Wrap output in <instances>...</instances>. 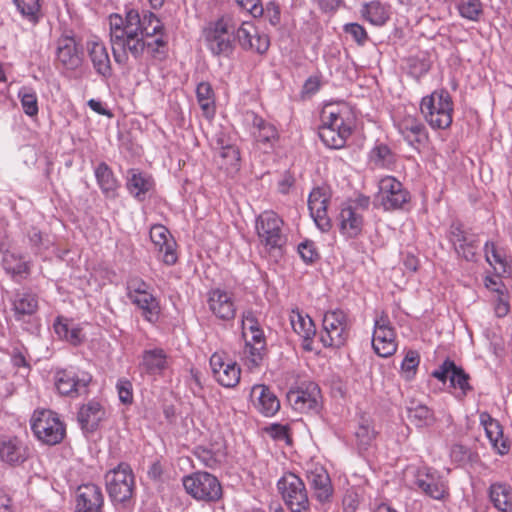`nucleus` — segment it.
<instances>
[{"mask_svg":"<svg viewBox=\"0 0 512 512\" xmlns=\"http://www.w3.org/2000/svg\"><path fill=\"white\" fill-rule=\"evenodd\" d=\"M110 42L115 61L125 65L130 54L140 59L145 52L156 57L166 47L164 26L152 12L130 9L125 16H109Z\"/></svg>","mask_w":512,"mask_h":512,"instance_id":"nucleus-1","label":"nucleus"},{"mask_svg":"<svg viewBox=\"0 0 512 512\" xmlns=\"http://www.w3.org/2000/svg\"><path fill=\"white\" fill-rule=\"evenodd\" d=\"M320 119L318 135L323 144L331 149L343 148L355 127L351 108L346 104H326Z\"/></svg>","mask_w":512,"mask_h":512,"instance_id":"nucleus-2","label":"nucleus"},{"mask_svg":"<svg viewBox=\"0 0 512 512\" xmlns=\"http://www.w3.org/2000/svg\"><path fill=\"white\" fill-rule=\"evenodd\" d=\"M421 115L433 130L448 129L453 122L454 102L446 89L434 90L419 105Z\"/></svg>","mask_w":512,"mask_h":512,"instance_id":"nucleus-3","label":"nucleus"},{"mask_svg":"<svg viewBox=\"0 0 512 512\" xmlns=\"http://www.w3.org/2000/svg\"><path fill=\"white\" fill-rule=\"evenodd\" d=\"M236 14L226 13L208 23L203 36L208 50L215 56H229L234 50Z\"/></svg>","mask_w":512,"mask_h":512,"instance_id":"nucleus-4","label":"nucleus"},{"mask_svg":"<svg viewBox=\"0 0 512 512\" xmlns=\"http://www.w3.org/2000/svg\"><path fill=\"white\" fill-rule=\"evenodd\" d=\"M352 325L351 318L344 310H329L323 316L320 341L325 347L340 348L349 340Z\"/></svg>","mask_w":512,"mask_h":512,"instance_id":"nucleus-5","label":"nucleus"},{"mask_svg":"<svg viewBox=\"0 0 512 512\" xmlns=\"http://www.w3.org/2000/svg\"><path fill=\"white\" fill-rule=\"evenodd\" d=\"M126 288L128 299L141 311L142 317L150 323H156L160 317L161 307L150 285L136 276L129 278Z\"/></svg>","mask_w":512,"mask_h":512,"instance_id":"nucleus-6","label":"nucleus"},{"mask_svg":"<svg viewBox=\"0 0 512 512\" xmlns=\"http://www.w3.org/2000/svg\"><path fill=\"white\" fill-rule=\"evenodd\" d=\"M31 430L35 437L44 444L56 445L66 435L65 424L59 416L48 409H37L30 419Z\"/></svg>","mask_w":512,"mask_h":512,"instance_id":"nucleus-7","label":"nucleus"},{"mask_svg":"<svg viewBox=\"0 0 512 512\" xmlns=\"http://www.w3.org/2000/svg\"><path fill=\"white\" fill-rule=\"evenodd\" d=\"M182 483L187 494L197 501L215 503L223 496L222 485L217 477L205 471L184 476Z\"/></svg>","mask_w":512,"mask_h":512,"instance_id":"nucleus-8","label":"nucleus"},{"mask_svg":"<svg viewBox=\"0 0 512 512\" xmlns=\"http://www.w3.org/2000/svg\"><path fill=\"white\" fill-rule=\"evenodd\" d=\"M277 488L291 512H307L310 502L306 486L294 473H285L277 482Z\"/></svg>","mask_w":512,"mask_h":512,"instance_id":"nucleus-9","label":"nucleus"},{"mask_svg":"<svg viewBox=\"0 0 512 512\" xmlns=\"http://www.w3.org/2000/svg\"><path fill=\"white\" fill-rule=\"evenodd\" d=\"M106 488L113 502L124 503L130 500L134 493L135 478L131 467L120 463L105 475Z\"/></svg>","mask_w":512,"mask_h":512,"instance_id":"nucleus-10","label":"nucleus"},{"mask_svg":"<svg viewBox=\"0 0 512 512\" xmlns=\"http://www.w3.org/2000/svg\"><path fill=\"white\" fill-rule=\"evenodd\" d=\"M376 201L385 211L403 209L410 202L411 196L403 184L393 176H386L379 181Z\"/></svg>","mask_w":512,"mask_h":512,"instance_id":"nucleus-11","label":"nucleus"},{"mask_svg":"<svg viewBox=\"0 0 512 512\" xmlns=\"http://www.w3.org/2000/svg\"><path fill=\"white\" fill-rule=\"evenodd\" d=\"M372 347L374 352L383 358L390 357L397 351L396 331L384 311L375 318Z\"/></svg>","mask_w":512,"mask_h":512,"instance_id":"nucleus-12","label":"nucleus"},{"mask_svg":"<svg viewBox=\"0 0 512 512\" xmlns=\"http://www.w3.org/2000/svg\"><path fill=\"white\" fill-rule=\"evenodd\" d=\"M432 376L441 382L449 379L450 387L454 389L453 394L459 400L464 399L472 391L469 383L470 376L450 359H446L438 369L434 370Z\"/></svg>","mask_w":512,"mask_h":512,"instance_id":"nucleus-13","label":"nucleus"},{"mask_svg":"<svg viewBox=\"0 0 512 512\" xmlns=\"http://www.w3.org/2000/svg\"><path fill=\"white\" fill-rule=\"evenodd\" d=\"M287 399L294 410L300 413L318 412L321 407V391L314 382L301 383L291 389Z\"/></svg>","mask_w":512,"mask_h":512,"instance_id":"nucleus-14","label":"nucleus"},{"mask_svg":"<svg viewBox=\"0 0 512 512\" xmlns=\"http://www.w3.org/2000/svg\"><path fill=\"white\" fill-rule=\"evenodd\" d=\"M235 41L242 49L264 54L269 46L268 35L260 34L252 21H243L236 15Z\"/></svg>","mask_w":512,"mask_h":512,"instance_id":"nucleus-15","label":"nucleus"},{"mask_svg":"<svg viewBox=\"0 0 512 512\" xmlns=\"http://www.w3.org/2000/svg\"><path fill=\"white\" fill-rule=\"evenodd\" d=\"M210 367L215 380L223 387L233 388L241 378V369L224 352H215L210 357Z\"/></svg>","mask_w":512,"mask_h":512,"instance_id":"nucleus-16","label":"nucleus"},{"mask_svg":"<svg viewBox=\"0 0 512 512\" xmlns=\"http://www.w3.org/2000/svg\"><path fill=\"white\" fill-rule=\"evenodd\" d=\"M395 125L403 139L418 149L429 140V133L424 123L414 114H404L395 119Z\"/></svg>","mask_w":512,"mask_h":512,"instance_id":"nucleus-17","label":"nucleus"},{"mask_svg":"<svg viewBox=\"0 0 512 512\" xmlns=\"http://www.w3.org/2000/svg\"><path fill=\"white\" fill-rule=\"evenodd\" d=\"M331 199V192L328 187L314 188L308 198V208L310 214L322 232H327L331 229L332 223L328 216V205Z\"/></svg>","mask_w":512,"mask_h":512,"instance_id":"nucleus-18","label":"nucleus"},{"mask_svg":"<svg viewBox=\"0 0 512 512\" xmlns=\"http://www.w3.org/2000/svg\"><path fill=\"white\" fill-rule=\"evenodd\" d=\"M283 221L272 211H265L256 220V231L260 242L269 248L280 247Z\"/></svg>","mask_w":512,"mask_h":512,"instance_id":"nucleus-19","label":"nucleus"},{"mask_svg":"<svg viewBox=\"0 0 512 512\" xmlns=\"http://www.w3.org/2000/svg\"><path fill=\"white\" fill-rule=\"evenodd\" d=\"M92 381V376L86 371L64 369L56 373L55 386L61 395L75 397Z\"/></svg>","mask_w":512,"mask_h":512,"instance_id":"nucleus-20","label":"nucleus"},{"mask_svg":"<svg viewBox=\"0 0 512 512\" xmlns=\"http://www.w3.org/2000/svg\"><path fill=\"white\" fill-rule=\"evenodd\" d=\"M207 303L211 313L219 320L231 321L235 318L237 307L231 292L212 289L208 293Z\"/></svg>","mask_w":512,"mask_h":512,"instance_id":"nucleus-21","label":"nucleus"},{"mask_svg":"<svg viewBox=\"0 0 512 512\" xmlns=\"http://www.w3.org/2000/svg\"><path fill=\"white\" fill-rule=\"evenodd\" d=\"M81 55V50L74 36L63 34L56 40V61L65 69H77L82 62Z\"/></svg>","mask_w":512,"mask_h":512,"instance_id":"nucleus-22","label":"nucleus"},{"mask_svg":"<svg viewBox=\"0 0 512 512\" xmlns=\"http://www.w3.org/2000/svg\"><path fill=\"white\" fill-rule=\"evenodd\" d=\"M415 483L425 495L434 500L446 501L450 497L447 481L428 469L418 473Z\"/></svg>","mask_w":512,"mask_h":512,"instance_id":"nucleus-23","label":"nucleus"},{"mask_svg":"<svg viewBox=\"0 0 512 512\" xmlns=\"http://www.w3.org/2000/svg\"><path fill=\"white\" fill-rule=\"evenodd\" d=\"M150 239L155 248L162 254L161 260L165 265L172 266L177 262V244L165 226L161 224L153 225L150 229Z\"/></svg>","mask_w":512,"mask_h":512,"instance_id":"nucleus-24","label":"nucleus"},{"mask_svg":"<svg viewBox=\"0 0 512 512\" xmlns=\"http://www.w3.org/2000/svg\"><path fill=\"white\" fill-rule=\"evenodd\" d=\"M479 421L485 430L492 449L501 456L508 454L511 443L504 437L503 427L499 421L494 419L488 412H481L479 414Z\"/></svg>","mask_w":512,"mask_h":512,"instance_id":"nucleus-25","label":"nucleus"},{"mask_svg":"<svg viewBox=\"0 0 512 512\" xmlns=\"http://www.w3.org/2000/svg\"><path fill=\"white\" fill-rule=\"evenodd\" d=\"M75 502V512H102L104 497L101 488L93 483L80 485Z\"/></svg>","mask_w":512,"mask_h":512,"instance_id":"nucleus-26","label":"nucleus"},{"mask_svg":"<svg viewBox=\"0 0 512 512\" xmlns=\"http://www.w3.org/2000/svg\"><path fill=\"white\" fill-rule=\"evenodd\" d=\"M485 258L498 276H508L512 271V258L506 247L498 241H487Z\"/></svg>","mask_w":512,"mask_h":512,"instance_id":"nucleus-27","label":"nucleus"},{"mask_svg":"<svg viewBox=\"0 0 512 512\" xmlns=\"http://www.w3.org/2000/svg\"><path fill=\"white\" fill-rule=\"evenodd\" d=\"M336 221L341 235L346 238H356L362 233L364 216L357 207L343 206Z\"/></svg>","mask_w":512,"mask_h":512,"instance_id":"nucleus-28","label":"nucleus"},{"mask_svg":"<svg viewBox=\"0 0 512 512\" xmlns=\"http://www.w3.org/2000/svg\"><path fill=\"white\" fill-rule=\"evenodd\" d=\"M306 475L315 497L320 502L328 501L333 493L330 477L326 469L319 464H310Z\"/></svg>","mask_w":512,"mask_h":512,"instance_id":"nucleus-29","label":"nucleus"},{"mask_svg":"<svg viewBox=\"0 0 512 512\" xmlns=\"http://www.w3.org/2000/svg\"><path fill=\"white\" fill-rule=\"evenodd\" d=\"M86 50L95 71L103 77L111 76V60L104 42L97 36H93L87 40Z\"/></svg>","mask_w":512,"mask_h":512,"instance_id":"nucleus-30","label":"nucleus"},{"mask_svg":"<svg viewBox=\"0 0 512 512\" xmlns=\"http://www.w3.org/2000/svg\"><path fill=\"white\" fill-rule=\"evenodd\" d=\"M488 502L496 512H512V484L492 481L486 491Z\"/></svg>","mask_w":512,"mask_h":512,"instance_id":"nucleus-31","label":"nucleus"},{"mask_svg":"<svg viewBox=\"0 0 512 512\" xmlns=\"http://www.w3.org/2000/svg\"><path fill=\"white\" fill-rule=\"evenodd\" d=\"M245 339V348L243 351L245 364L249 369L258 367L265 355L266 340L262 329H258Z\"/></svg>","mask_w":512,"mask_h":512,"instance_id":"nucleus-32","label":"nucleus"},{"mask_svg":"<svg viewBox=\"0 0 512 512\" xmlns=\"http://www.w3.org/2000/svg\"><path fill=\"white\" fill-rule=\"evenodd\" d=\"M250 398L255 408L264 416H273L280 409V401L277 396L265 385H254Z\"/></svg>","mask_w":512,"mask_h":512,"instance_id":"nucleus-33","label":"nucleus"},{"mask_svg":"<svg viewBox=\"0 0 512 512\" xmlns=\"http://www.w3.org/2000/svg\"><path fill=\"white\" fill-rule=\"evenodd\" d=\"M3 269L14 280L21 281L30 275L31 261L13 251H6L2 258Z\"/></svg>","mask_w":512,"mask_h":512,"instance_id":"nucleus-34","label":"nucleus"},{"mask_svg":"<svg viewBox=\"0 0 512 512\" xmlns=\"http://www.w3.org/2000/svg\"><path fill=\"white\" fill-rule=\"evenodd\" d=\"M28 457V449L17 437L0 439V460L17 465L23 463Z\"/></svg>","mask_w":512,"mask_h":512,"instance_id":"nucleus-35","label":"nucleus"},{"mask_svg":"<svg viewBox=\"0 0 512 512\" xmlns=\"http://www.w3.org/2000/svg\"><path fill=\"white\" fill-rule=\"evenodd\" d=\"M106 417V410L98 401L91 400L82 405L78 411V421L82 429L94 431L98 428L100 422Z\"/></svg>","mask_w":512,"mask_h":512,"instance_id":"nucleus-36","label":"nucleus"},{"mask_svg":"<svg viewBox=\"0 0 512 512\" xmlns=\"http://www.w3.org/2000/svg\"><path fill=\"white\" fill-rule=\"evenodd\" d=\"M169 367L168 356L161 348L145 350L142 354L140 368L151 376L162 375Z\"/></svg>","mask_w":512,"mask_h":512,"instance_id":"nucleus-37","label":"nucleus"},{"mask_svg":"<svg viewBox=\"0 0 512 512\" xmlns=\"http://www.w3.org/2000/svg\"><path fill=\"white\" fill-rule=\"evenodd\" d=\"M126 186L134 198L144 200L146 194L154 188V180L146 173L131 169L128 171Z\"/></svg>","mask_w":512,"mask_h":512,"instance_id":"nucleus-38","label":"nucleus"},{"mask_svg":"<svg viewBox=\"0 0 512 512\" xmlns=\"http://www.w3.org/2000/svg\"><path fill=\"white\" fill-rule=\"evenodd\" d=\"M290 324L296 334H298L305 342H311L316 334V326L312 318L300 311L292 309L289 314Z\"/></svg>","mask_w":512,"mask_h":512,"instance_id":"nucleus-39","label":"nucleus"},{"mask_svg":"<svg viewBox=\"0 0 512 512\" xmlns=\"http://www.w3.org/2000/svg\"><path fill=\"white\" fill-rule=\"evenodd\" d=\"M254 138L257 144L264 149L273 148L279 140V133L276 127L260 117L253 120Z\"/></svg>","mask_w":512,"mask_h":512,"instance_id":"nucleus-40","label":"nucleus"},{"mask_svg":"<svg viewBox=\"0 0 512 512\" xmlns=\"http://www.w3.org/2000/svg\"><path fill=\"white\" fill-rule=\"evenodd\" d=\"M94 173L102 193L108 198H115L120 184L112 169L105 162H101Z\"/></svg>","mask_w":512,"mask_h":512,"instance_id":"nucleus-41","label":"nucleus"},{"mask_svg":"<svg viewBox=\"0 0 512 512\" xmlns=\"http://www.w3.org/2000/svg\"><path fill=\"white\" fill-rule=\"evenodd\" d=\"M54 331L61 338L70 344L77 346L84 340L82 329L71 320L64 317H57L54 322Z\"/></svg>","mask_w":512,"mask_h":512,"instance_id":"nucleus-42","label":"nucleus"},{"mask_svg":"<svg viewBox=\"0 0 512 512\" xmlns=\"http://www.w3.org/2000/svg\"><path fill=\"white\" fill-rule=\"evenodd\" d=\"M12 307L15 318L23 319L25 316H31L38 310V298L30 292H17L12 300Z\"/></svg>","mask_w":512,"mask_h":512,"instance_id":"nucleus-43","label":"nucleus"},{"mask_svg":"<svg viewBox=\"0 0 512 512\" xmlns=\"http://www.w3.org/2000/svg\"><path fill=\"white\" fill-rule=\"evenodd\" d=\"M197 102L207 119H212L216 113L215 94L208 82H201L196 88Z\"/></svg>","mask_w":512,"mask_h":512,"instance_id":"nucleus-44","label":"nucleus"},{"mask_svg":"<svg viewBox=\"0 0 512 512\" xmlns=\"http://www.w3.org/2000/svg\"><path fill=\"white\" fill-rule=\"evenodd\" d=\"M407 418L416 427L431 426L435 422L434 412L426 405L412 401L407 407Z\"/></svg>","mask_w":512,"mask_h":512,"instance_id":"nucleus-45","label":"nucleus"},{"mask_svg":"<svg viewBox=\"0 0 512 512\" xmlns=\"http://www.w3.org/2000/svg\"><path fill=\"white\" fill-rule=\"evenodd\" d=\"M20 14L32 25L43 17L42 0H13Z\"/></svg>","mask_w":512,"mask_h":512,"instance_id":"nucleus-46","label":"nucleus"},{"mask_svg":"<svg viewBox=\"0 0 512 512\" xmlns=\"http://www.w3.org/2000/svg\"><path fill=\"white\" fill-rule=\"evenodd\" d=\"M389 8L379 1H371L362 9L363 17L373 25L381 26L389 19Z\"/></svg>","mask_w":512,"mask_h":512,"instance_id":"nucleus-47","label":"nucleus"},{"mask_svg":"<svg viewBox=\"0 0 512 512\" xmlns=\"http://www.w3.org/2000/svg\"><path fill=\"white\" fill-rule=\"evenodd\" d=\"M18 97L24 113L33 118L39 113L38 97L36 92L29 87H22L18 92Z\"/></svg>","mask_w":512,"mask_h":512,"instance_id":"nucleus-48","label":"nucleus"},{"mask_svg":"<svg viewBox=\"0 0 512 512\" xmlns=\"http://www.w3.org/2000/svg\"><path fill=\"white\" fill-rule=\"evenodd\" d=\"M420 364V355L415 350H409L401 363V376L406 381L414 379Z\"/></svg>","mask_w":512,"mask_h":512,"instance_id":"nucleus-49","label":"nucleus"},{"mask_svg":"<svg viewBox=\"0 0 512 512\" xmlns=\"http://www.w3.org/2000/svg\"><path fill=\"white\" fill-rule=\"evenodd\" d=\"M460 15L470 21H478L483 13L480 0H462L458 5Z\"/></svg>","mask_w":512,"mask_h":512,"instance_id":"nucleus-50","label":"nucleus"},{"mask_svg":"<svg viewBox=\"0 0 512 512\" xmlns=\"http://www.w3.org/2000/svg\"><path fill=\"white\" fill-rule=\"evenodd\" d=\"M370 158L376 167H389L394 162L391 150L384 144L376 145L371 151Z\"/></svg>","mask_w":512,"mask_h":512,"instance_id":"nucleus-51","label":"nucleus"},{"mask_svg":"<svg viewBox=\"0 0 512 512\" xmlns=\"http://www.w3.org/2000/svg\"><path fill=\"white\" fill-rule=\"evenodd\" d=\"M355 436L358 445L360 447L366 448L367 446L371 445V443L375 440L376 432L374 430L373 425L369 421L364 420L357 427L355 431Z\"/></svg>","mask_w":512,"mask_h":512,"instance_id":"nucleus-52","label":"nucleus"},{"mask_svg":"<svg viewBox=\"0 0 512 512\" xmlns=\"http://www.w3.org/2000/svg\"><path fill=\"white\" fill-rule=\"evenodd\" d=\"M290 429L288 425L274 423L265 427V432L274 440L291 444Z\"/></svg>","mask_w":512,"mask_h":512,"instance_id":"nucleus-53","label":"nucleus"},{"mask_svg":"<svg viewBox=\"0 0 512 512\" xmlns=\"http://www.w3.org/2000/svg\"><path fill=\"white\" fill-rule=\"evenodd\" d=\"M116 390L118 393L119 400L123 404L130 405L133 403V386L130 380L126 378H120L117 381Z\"/></svg>","mask_w":512,"mask_h":512,"instance_id":"nucleus-54","label":"nucleus"},{"mask_svg":"<svg viewBox=\"0 0 512 512\" xmlns=\"http://www.w3.org/2000/svg\"><path fill=\"white\" fill-rule=\"evenodd\" d=\"M298 253L306 263H313L319 257L314 242L306 240L298 245Z\"/></svg>","mask_w":512,"mask_h":512,"instance_id":"nucleus-55","label":"nucleus"},{"mask_svg":"<svg viewBox=\"0 0 512 512\" xmlns=\"http://www.w3.org/2000/svg\"><path fill=\"white\" fill-rule=\"evenodd\" d=\"M477 248L474 240H465L464 243L456 244V252L467 261H474L477 255Z\"/></svg>","mask_w":512,"mask_h":512,"instance_id":"nucleus-56","label":"nucleus"},{"mask_svg":"<svg viewBox=\"0 0 512 512\" xmlns=\"http://www.w3.org/2000/svg\"><path fill=\"white\" fill-rule=\"evenodd\" d=\"M198 459L207 467L215 468L223 457L222 454L212 453L209 449L198 448L196 451Z\"/></svg>","mask_w":512,"mask_h":512,"instance_id":"nucleus-57","label":"nucleus"},{"mask_svg":"<svg viewBox=\"0 0 512 512\" xmlns=\"http://www.w3.org/2000/svg\"><path fill=\"white\" fill-rule=\"evenodd\" d=\"M263 8L264 11L262 16H264L271 25L277 26L281 20V10L278 2L269 1L266 3L265 7L263 6Z\"/></svg>","mask_w":512,"mask_h":512,"instance_id":"nucleus-58","label":"nucleus"},{"mask_svg":"<svg viewBox=\"0 0 512 512\" xmlns=\"http://www.w3.org/2000/svg\"><path fill=\"white\" fill-rule=\"evenodd\" d=\"M242 336L247 338L249 333H252L258 329H261L257 318L252 311H246L242 315Z\"/></svg>","mask_w":512,"mask_h":512,"instance_id":"nucleus-59","label":"nucleus"},{"mask_svg":"<svg viewBox=\"0 0 512 512\" xmlns=\"http://www.w3.org/2000/svg\"><path fill=\"white\" fill-rule=\"evenodd\" d=\"M219 156L227 165L236 166L240 161V152L235 145H226L221 147Z\"/></svg>","mask_w":512,"mask_h":512,"instance_id":"nucleus-60","label":"nucleus"},{"mask_svg":"<svg viewBox=\"0 0 512 512\" xmlns=\"http://www.w3.org/2000/svg\"><path fill=\"white\" fill-rule=\"evenodd\" d=\"M236 3L244 10L248 11L253 17H261L263 15V5L260 0H235Z\"/></svg>","mask_w":512,"mask_h":512,"instance_id":"nucleus-61","label":"nucleus"},{"mask_svg":"<svg viewBox=\"0 0 512 512\" xmlns=\"http://www.w3.org/2000/svg\"><path fill=\"white\" fill-rule=\"evenodd\" d=\"M346 33L350 34L352 38L360 45H363L367 40V32L363 26L357 23H350L345 26Z\"/></svg>","mask_w":512,"mask_h":512,"instance_id":"nucleus-62","label":"nucleus"},{"mask_svg":"<svg viewBox=\"0 0 512 512\" xmlns=\"http://www.w3.org/2000/svg\"><path fill=\"white\" fill-rule=\"evenodd\" d=\"M499 277L500 276L498 275L497 277L487 276L484 280L485 287L493 292H496L497 296L505 294V286Z\"/></svg>","mask_w":512,"mask_h":512,"instance_id":"nucleus-63","label":"nucleus"},{"mask_svg":"<svg viewBox=\"0 0 512 512\" xmlns=\"http://www.w3.org/2000/svg\"><path fill=\"white\" fill-rule=\"evenodd\" d=\"M510 305L504 295L497 296L495 300L494 310L498 317H504L508 314Z\"/></svg>","mask_w":512,"mask_h":512,"instance_id":"nucleus-64","label":"nucleus"}]
</instances>
